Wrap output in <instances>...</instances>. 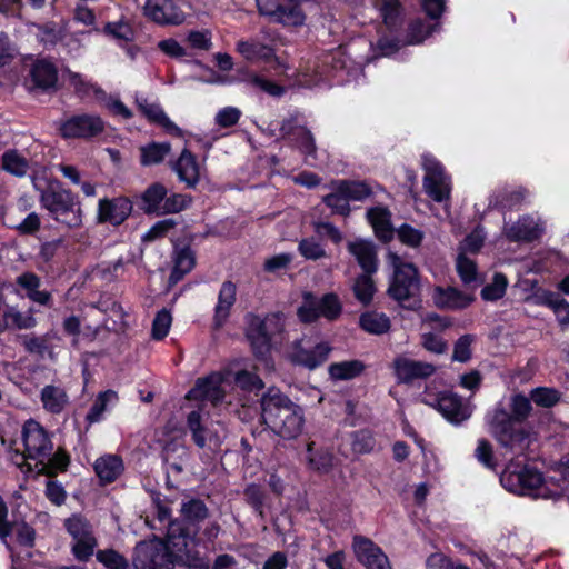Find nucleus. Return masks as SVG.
Here are the masks:
<instances>
[{
  "label": "nucleus",
  "mask_w": 569,
  "mask_h": 569,
  "mask_svg": "<svg viewBox=\"0 0 569 569\" xmlns=\"http://www.w3.org/2000/svg\"><path fill=\"white\" fill-rule=\"evenodd\" d=\"M388 261L393 268V277L388 292L395 300L403 303L418 289L417 269L412 263L405 262L393 252L388 253Z\"/></svg>",
  "instance_id": "nucleus-8"
},
{
  "label": "nucleus",
  "mask_w": 569,
  "mask_h": 569,
  "mask_svg": "<svg viewBox=\"0 0 569 569\" xmlns=\"http://www.w3.org/2000/svg\"><path fill=\"white\" fill-rule=\"evenodd\" d=\"M359 322L360 327L371 335H382L390 329V319L385 313L376 311L365 312Z\"/></svg>",
  "instance_id": "nucleus-35"
},
{
  "label": "nucleus",
  "mask_w": 569,
  "mask_h": 569,
  "mask_svg": "<svg viewBox=\"0 0 569 569\" xmlns=\"http://www.w3.org/2000/svg\"><path fill=\"white\" fill-rule=\"evenodd\" d=\"M96 557L108 569H127L129 567L128 560L113 549L99 550Z\"/></svg>",
  "instance_id": "nucleus-55"
},
{
  "label": "nucleus",
  "mask_w": 569,
  "mask_h": 569,
  "mask_svg": "<svg viewBox=\"0 0 569 569\" xmlns=\"http://www.w3.org/2000/svg\"><path fill=\"white\" fill-rule=\"evenodd\" d=\"M37 325L32 310L27 312L19 311L16 307L8 305L0 297V332L9 329H31Z\"/></svg>",
  "instance_id": "nucleus-23"
},
{
  "label": "nucleus",
  "mask_w": 569,
  "mask_h": 569,
  "mask_svg": "<svg viewBox=\"0 0 569 569\" xmlns=\"http://www.w3.org/2000/svg\"><path fill=\"white\" fill-rule=\"evenodd\" d=\"M370 274L371 273L365 272L356 279L353 284L355 296L363 305H368L376 292V287Z\"/></svg>",
  "instance_id": "nucleus-46"
},
{
  "label": "nucleus",
  "mask_w": 569,
  "mask_h": 569,
  "mask_svg": "<svg viewBox=\"0 0 569 569\" xmlns=\"http://www.w3.org/2000/svg\"><path fill=\"white\" fill-rule=\"evenodd\" d=\"M187 426L192 435V440L199 448L207 443L218 446L224 437V428L218 423L217 428L208 426V418L204 417L203 409L191 411L187 417Z\"/></svg>",
  "instance_id": "nucleus-11"
},
{
  "label": "nucleus",
  "mask_w": 569,
  "mask_h": 569,
  "mask_svg": "<svg viewBox=\"0 0 569 569\" xmlns=\"http://www.w3.org/2000/svg\"><path fill=\"white\" fill-rule=\"evenodd\" d=\"M236 51L248 63H268L277 72L283 74L290 67L282 56L277 54L273 46L260 41L258 38L240 39L236 43Z\"/></svg>",
  "instance_id": "nucleus-7"
},
{
  "label": "nucleus",
  "mask_w": 569,
  "mask_h": 569,
  "mask_svg": "<svg viewBox=\"0 0 569 569\" xmlns=\"http://www.w3.org/2000/svg\"><path fill=\"white\" fill-rule=\"evenodd\" d=\"M94 471L103 483L113 482L123 472L122 459L116 455H106L94 462Z\"/></svg>",
  "instance_id": "nucleus-30"
},
{
  "label": "nucleus",
  "mask_w": 569,
  "mask_h": 569,
  "mask_svg": "<svg viewBox=\"0 0 569 569\" xmlns=\"http://www.w3.org/2000/svg\"><path fill=\"white\" fill-rule=\"evenodd\" d=\"M323 202L329 208H331V210L335 213H338L341 216H347L350 211L349 200H348L346 193L343 192V190L341 189V187L339 186V183H337V186L335 187V189L331 193L327 194L323 198Z\"/></svg>",
  "instance_id": "nucleus-48"
},
{
  "label": "nucleus",
  "mask_w": 569,
  "mask_h": 569,
  "mask_svg": "<svg viewBox=\"0 0 569 569\" xmlns=\"http://www.w3.org/2000/svg\"><path fill=\"white\" fill-rule=\"evenodd\" d=\"M273 21L283 26L297 27L305 22V16L297 4L281 6Z\"/></svg>",
  "instance_id": "nucleus-44"
},
{
  "label": "nucleus",
  "mask_w": 569,
  "mask_h": 569,
  "mask_svg": "<svg viewBox=\"0 0 569 569\" xmlns=\"http://www.w3.org/2000/svg\"><path fill=\"white\" fill-rule=\"evenodd\" d=\"M367 217L378 238L383 241L392 238L393 230L390 223V212L386 208H372L367 212Z\"/></svg>",
  "instance_id": "nucleus-33"
},
{
  "label": "nucleus",
  "mask_w": 569,
  "mask_h": 569,
  "mask_svg": "<svg viewBox=\"0 0 569 569\" xmlns=\"http://www.w3.org/2000/svg\"><path fill=\"white\" fill-rule=\"evenodd\" d=\"M329 351L327 343L317 342L312 346L310 340L302 339L296 345L291 359L295 363L315 369L327 360Z\"/></svg>",
  "instance_id": "nucleus-19"
},
{
  "label": "nucleus",
  "mask_w": 569,
  "mask_h": 569,
  "mask_svg": "<svg viewBox=\"0 0 569 569\" xmlns=\"http://www.w3.org/2000/svg\"><path fill=\"white\" fill-rule=\"evenodd\" d=\"M194 266V258L190 249H181L176 253L174 267L170 274V284H176L182 277L191 271Z\"/></svg>",
  "instance_id": "nucleus-38"
},
{
  "label": "nucleus",
  "mask_w": 569,
  "mask_h": 569,
  "mask_svg": "<svg viewBox=\"0 0 569 569\" xmlns=\"http://www.w3.org/2000/svg\"><path fill=\"white\" fill-rule=\"evenodd\" d=\"M530 399L539 407L550 408L559 402L560 393L556 389L540 387L530 392Z\"/></svg>",
  "instance_id": "nucleus-54"
},
{
  "label": "nucleus",
  "mask_w": 569,
  "mask_h": 569,
  "mask_svg": "<svg viewBox=\"0 0 569 569\" xmlns=\"http://www.w3.org/2000/svg\"><path fill=\"white\" fill-rule=\"evenodd\" d=\"M365 365L359 360H348L330 365L329 375L336 380H349L359 376Z\"/></svg>",
  "instance_id": "nucleus-37"
},
{
  "label": "nucleus",
  "mask_w": 569,
  "mask_h": 569,
  "mask_svg": "<svg viewBox=\"0 0 569 569\" xmlns=\"http://www.w3.org/2000/svg\"><path fill=\"white\" fill-rule=\"evenodd\" d=\"M477 460L489 470H497V462L493 457L492 447L486 439L478 440L477 448L475 450Z\"/></svg>",
  "instance_id": "nucleus-62"
},
{
  "label": "nucleus",
  "mask_w": 569,
  "mask_h": 569,
  "mask_svg": "<svg viewBox=\"0 0 569 569\" xmlns=\"http://www.w3.org/2000/svg\"><path fill=\"white\" fill-rule=\"evenodd\" d=\"M352 548L356 558L367 569H392L388 557L381 548L375 545L370 539L362 536H355Z\"/></svg>",
  "instance_id": "nucleus-16"
},
{
  "label": "nucleus",
  "mask_w": 569,
  "mask_h": 569,
  "mask_svg": "<svg viewBox=\"0 0 569 569\" xmlns=\"http://www.w3.org/2000/svg\"><path fill=\"white\" fill-rule=\"evenodd\" d=\"M423 402L436 408L447 420L460 423L470 417L469 408L462 399L451 392H441L436 398H425Z\"/></svg>",
  "instance_id": "nucleus-13"
},
{
  "label": "nucleus",
  "mask_w": 569,
  "mask_h": 569,
  "mask_svg": "<svg viewBox=\"0 0 569 569\" xmlns=\"http://www.w3.org/2000/svg\"><path fill=\"white\" fill-rule=\"evenodd\" d=\"M298 250L300 254L309 260H319L326 257V250L315 238H306L299 242Z\"/></svg>",
  "instance_id": "nucleus-56"
},
{
  "label": "nucleus",
  "mask_w": 569,
  "mask_h": 569,
  "mask_svg": "<svg viewBox=\"0 0 569 569\" xmlns=\"http://www.w3.org/2000/svg\"><path fill=\"white\" fill-rule=\"evenodd\" d=\"M229 373L213 372L197 380L196 386L188 392V399L208 400L212 405L223 401Z\"/></svg>",
  "instance_id": "nucleus-12"
},
{
  "label": "nucleus",
  "mask_w": 569,
  "mask_h": 569,
  "mask_svg": "<svg viewBox=\"0 0 569 569\" xmlns=\"http://www.w3.org/2000/svg\"><path fill=\"white\" fill-rule=\"evenodd\" d=\"M392 367L397 380L402 383L428 378L436 371L433 365L426 361L413 360L405 356L395 358Z\"/></svg>",
  "instance_id": "nucleus-18"
},
{
  "label": "nucleus",
  "mask_w": 569,
  "mask_h": 569,
  "mask_svg": "<svg viewBox=\"0 0 569 569\" xmlns=\"http://www.w3.org/2000/svg\"><path fill=\"white\" fill-rule=\"evenodd\" d=\"M191 197L181 193H172L166 196L164 204L162 207V216L178 213L187 209L191 204Z\"/></svg>",
  "instance_id": "nucleus-59"
},
{
  "label": "nucleus",
  "mask_w": 569,
  "mask_h": 569,
  "mask_svg": "<svg viewBox=\"0 0 569 569\" xmlns=\"http://www.w3.org/2000/svg\"><path fill=\"white\" fill-rule=\"evenodd\" d=\"M348 250L366 273H375L377 271V251L371 241L362 239L350 241Z\"/></svg>",
  "instance_id": "nucleus-28"
},
{
  "label": "nucleus",
  "mask_w": 569,
  "mask_h": 569,
  "mask_svg": "<svg viewBox=\"0 0 569 569\" xmlns=\"http://www.w3.org/2000/svg\"><path fill=\"white\" fill-rule=\"evenodd\" d=\"M134 569H173V561L164 541L151 539L136 545Z\"/></svg>",
  "instance_id": "nucleus-10"
},
{
  "label": "nucleus",
  "mask_w": 569,
  "mask_h": 569,
  "mask_svg": "<svg viewBox=\"0 0 569 569\" xmlns=\"http://www.w3.org/2000/svg\"><path fill=\"white\" fill-rule=\"evenodd\" d=\"M279 130L283 139L295 142L307 157L315 158L316 143L313 136L306 127L299 123L297 116L284 119Z\"/></svg>",
  "instance_id": "nucleus-17"
},
{
  "label": "nucleus",
  "mask_w": 569,
  "mask_h": 569,
  "mask_svg": "<svg viewBox=\"0 0 569 569\" xmlns=\"http://www.w3.org/2000/svg\"><path fill=\"white\" fill-rule=\"evenodd\" d=\"M526 197L523 189H502L495 193L489 201V207L512 209L519 204Z\"/></svg>",
  "instance_id": "nucleus-36"
},
{
  "label": "nucleus",
  "mask_w": 569,
  "mask_h": 569,
  "mask_svg": "<svg viewBox=\"0 0 569 569\" xmlns=\"http://www.w3.org/2000/svg\"><path fill=\"white\" fill-rule=\"evenodd\" d=\"M164 545L172 557L173 563L182 562L189 567L208 568V563L203 561L196 550L197 540L194 536L190 535L180 523H169Z\"/></svg>",
  "instance_id": "nucleus-5"
},
{
  "label": "nucleus",
  "mask_w": 569,
  "mask_h": 569,
  "mask_svg": "<svg viewBox=\"0 0 569 569\" xmlns=\"http://www.w3.org/2000/svg\"><path fill=\"white\" fill-rule=\"evenodd\" d=\"M64 527L73 539H82L93 536L89 522L78 515H73L70 518H67L64 520Z\"/></svg>",
  "instance_id": "nucleus-52"
},
{
  "label": "nucleus",
  "mask_w": 569,
  "mask_h": 569,
  "mask_svg": "<svg viewBox=\"0 0 569 569\" xmlns=\"http://www.w3.org/2000/svg\"><path fill=\"white\" fill-rule=\"evenodd\" d=\"M136 103L142 114L152 123H156L163 128L167 133L180 137L182 134L181 129L172 122L166 114L161 106L156 101H149L143 96H136Z\"/></svg>",
  "instance_id": "nucleus-22"
},
{
  "label": "nucleus",
  "mask_w": 569,
  "mask_h": 569,
  "mask_svg": "<svg viewBox=\"0 0 569 569\" xmlns=\"http://www.w3.org/2000/svg\"><path fill=\"white\" fill-rule=\"evenodd\" d=\"M103 129V121L94 114L74 116L60 127L61 134L64 138H91L102 132Z\"/></svg>",
  "instance_id": "nucleus-14"
},
{
  "label": "nucleus",
  "mask_w": 569,
  "mask_h": 569,
  "mask_svg": "<svg viewBox=\"0 0 569 569\" xmlns=\"http://www.w3.org/2000/svg\"><path fill=\"white\" fill-rule=\"evenodd\" d=\"M172 169L179 180L184 182L189 188L196 187L200 180V166L196 157L187 149L181 152L178 160L173 163Z\"/></svg>",
  "instance_id": "nucleus-27"
},
{
  "label": "nucleus",
  "mask_w": 569,
  "mask_h": 569,
  "mask_svg": "<svg viewBox=\"0 0 569 569\" xmlns=\"http://www.w3.org/2000/svg\"><path fill=\"white\" fill-rule=\"evenodd\" d=\"M237 287L231 281H224L219 290L218 302L214 308V325L221 327L230 316L231 308L236 302Z\"/></svg>",
  "instance_id": "nucleus-29"
},
{
  "label": "nucleus",
  "mask_w": 569,
  "mask_h": 569,
  "mask_svg": "<svg viewBox=\"0 0 569 569\" xmlns=\"http://www.w3.org/2000/svg\"><path fill=\"white\" fill-rule=\"evenodd\" d=\"M167 196V188L161 183H152L142 193V209L146 213L162 216V207Z\"/></svg>",
  "instance_id": "nucleus-32"
},
{
  "label": "nucleus",
  "mask_w": 569,
  "mask_h": 569,
  "mask_svg": "<svg viewBox=\"0 0 569 569\" xmlns=\"http://www.w3.org/2000/svg\"><path fill=\"white\" fill-rule=\"evenodd\" d=\"M490 430L500 446L519 459L531 445L532 436L523 427L516 426L502 407H497L487 417Z\"/></svg>",
  "instance_id": "nucleus-3"
},
{
  "label": "nucleus",
  "mask_w": 569,
  "mask_h": 569,
  "mask_svg": "<svg viewBox=\"0 0 569 569\" xmlns=\"http://www.w3.org/2000/svg\"><path fill=\"white\" fill-rule=\"evenodd\" d=\"M171 146L167 142L158 143L152 142L144 147H141V163L143 166L158 164L168 156Z\"/></svg>",
  "instance_id": "nucleus-41"
},
{
  "label": "nucleus",
  "mask_w": 569,
  "mask_h": 569,
  "mask_svg": "<svg viewBox=\"0 0 569 569\" xmlns=\"http://www.w3.org/2000/svg\"><path fill=\"white\" fill-rule=\"evenodd\" d=\"M117 401V393L112 390H107L98 396L90 411L87 415L89 422H98L109 405Z\"/></svg>",
  "instance_id": "nucleus-45"
},
{
  "label": "nucleus",
  "mask_w": 569,
  "mask_h": 569,
  "mask_svg": "<svg viewBox=\"0 0 569 569\" xmlns=\"http://www.w3.org/2000/svg\"><path fill=\"white\" fill-rule=\"evenodd\" d=\"M182 515L187 520L199 521L208 516V509L203 500H187L181 507Z\"/></svg>",
  "instance_id": "nucleus-63"
},
{
  "label": "nucleus",
  "mask_w": 569,
  "mask_h": 569,
  "mask_svg": "<svg viewBox=\"0 0 569 569\" xmlns=\"http://www.w3.org/2000/svg\"><path fill=\"white\" fill-rule=\"evenodd\" d=\"M439 27L438 23L429 24L425 23L421 20H416L409 26L407 43L408 44H418L421 43L428 36H430L433 31Z\"/></svg>",
  "instance_id": "nucleus-50"
},
{
  "label": "nucleus",
  "mask_w": 569,
  "mask_h": 569,
  "mask_svg": "<svg viewBox=\"0 0 569 569\" xmlns=\"http://www.w3.org/2000/svg\"><path fill=\"white\" fill-rule=\"evenodd\" d=\"M171 323H172L171 313L166 309H162L161 311H159L156 315L153 322H152V331H151L152 338L156 340L163 339L168 335Z\"/></svg>",
  "instance_id": "nucleus-60"
},
{
  "label": "nucleus",
  "mask_w": 569,
  "mask_h": 569,
  "mask_svg": "<svg viewBox=\"0 0 569 569\" xmlns=\"http://www.w3.org/2000/svg\"><path fill=\"white\" fill-rule=\"evenodd\" d=\"M531 401L532 400L530 398H527L523 395H515L511 397V413H509V416L513 423H516V421H523L528 418L531 411Z\"/></svg>",
  "instance_id": "nucleus-53"
},
{
  "label": "nucleus",
  "mask_w": 569,
  "mask_h": 569,
  "mask_svg": "<svg viewBox=\"0 0 569 569\" xmlns=\"http://www.w3.org/2000/svg\"><path fill=\"white\" fill-rule=\"evenodd\" d=\"M320 316L327 319H335L340 315L341 305L333 293H327L318 299Z\"/></svg>",
  "instance_id": "nucleus-57"
},
{
  "label": "nucleus",
  "mask_w": 569,
  "mask_h": 569,
  "mask_svg": "<svg viewBox=\"0 0 569 569\" xmlns=\"http://www.w3.org/2000/svg\"><path fill=\"white\" fill-rule=\"evenodd\" d=\"M351 448L356 453H368L375 448V439L370 431L360 430L351 435Z\"/></svg>",
  "instance_id": "nucleus-61"
},
{
  "label": "nucleus",
  "mask_w": 569,
  "mask_h": 569,
  "mask_svg": "<svg viewBox=\"0 0 569 569\" xmlns=\"http://www.w3.org/2000/svg\"><path fill=\"white\" fill-rule=\"evenodd\" d=\"M22 442L24 451H16L14 463L19 467L26 465L28 471L39 475L52 476L64 471L69 465V456L64 450L54 451L48 431L37 421L28 420L22 428Z\"/></svg>",
  "instance_id": "nucleus-1"
},
{
  "label": "nucleus",
  "mask_w": 569,
  "mask_h": 569,
  "mask_svg": "<svg viewBox=\"0 0 569 569\" xmlns=\"http://www.w3.org/2000/svg\"><path fill=\"white\" fill-rule=\"evenodd\" d=\"M485 238L486 233L483 231V228H476L460 243L458 253H465L466 256H472L478 253L483 244Z\"/></svg>",
  "instance_id": "nucleus-51"
},
{
  "label": "nucleus",
  "mask_w": 569,
  "mask_h": 569,
  "mask_svg": "<svg viewBox=\"0 0 569 569\" xmlns=\"http://www.w3.org/2000/svg\"><path fill=\"white\" fill-rule=\"evenodd\" d=\"M40 400L46 411L57 415L64 410L69 397L61 387L48 385L41 389Z\"/></svg>",
  "instance_id": "nucleus-31"
},
{
  "label": "nucleus",
  "mask_w": 569,
  "mask_h": 569,
  "mask_svg": "<svg viewBox=\"0 0 569 569\" xmlns=\"http://www.w3.org/2000/svg\"><path fill=\"white\" fill-rule=\"evenodd\" d=\"M432 299L439 308L456 310L467 308L473 301V296L461 292L453 287H437L433 290Z\"/></svg>",
  "instance_id": "nucleus-25"
},
{
  "label": "nucleus",
  "mask_w": 569,
  "mask_h": 569,
  "mask_svg": "<svg viewBox=\"0 0 569 569\" xmlns=\"http://www.w3.org/2000/svg\"><path fill=\"white\" fill-rule=\"evenodd\" d=\"M40 201L58 222L69 228H78L82 224L81 208L69 190L50 186L41 191Z\"/></svg>",
  "instance_id": "nucleus-4"
},
{
  "label": "nucleus",
  "mask_w": 569,
  "mask_h": 569,
  "mask_svg": "<svg viewBox=\"0 0 569 569\" xmlns=\"http://www.w3.org/2000/svg\"><path fill=\"white\" fill-rule=\"evenodd\" d=\"M144 14L159 24H181L186 16L169 0H147Z\"/></svg>",
  "instance_id": "nucleus-20"
},
{
  "label": "nucleus",
  "mask_w": 569,
  "mask_h": 569,
  "mask_svg": "<svg viewBox=\"0 0 569 569\" xmlns=\"http://www.w3.org/2000/svg\"><path fill=\"white\" fill-rule=\"evenodd\" d=\"M72 552L74 557L80 561L88 560L94 551L97 546L96 538L93 536L86 537L82 539H73Z\"/></svg>",
  "instance_id": "nucleus-64"
},
{
  "label": "nucleus",
  "mask_w": 569,
  "mask_h": 569,
  "mask_svg": "<svg viewBox=\"0 0 569 569\" xmlns=\"http://www.w3.org/2000/svg\"><path fill=\"white\" fill-rule=\"evenodd\" d=\"M543 231L540 219L533 216H523L517 222L505 226L503 232L511 241H531Z\"/></svg>",
  "instance_id": "nucleus-24"
},
{
  "label": "nucleus",
  "mask_w": 569,
  "mask_h": 569,
  "mask_svg": "<svg viewBox=\"0 0 569 569\" xmlns=\"http://www.w3.org/2000/svg\"><path fill=\"white\" fill-rule=\"evenodd\" d=\"M343 192L346 193L349 202L361 201L370 196L371 191L369 187L363 182L356 181H340L338 182Z\"/></svg>",
  "instance_id": "nucleus-58"
},
{
  "label": "nucleus",
  "mask_w": 569,
  "mask_h": 569,
  "mask_svg": "<svg viewBox=\"0 0 569 569\" xmlns=\"http://www.w3.org/2000/svg\"><path fill=\"white\" fill-rule=\"evenodd\" d=\"M508 287V280L502 273H495L490 283L481 290V298L486 301H496L503 297Z\"/></svg>",
  "instance_id": "nucleus-47"
},
{
  "label": "nucleus",
  "mask_w": 569,
  "mask_h": 569,
  "mask_svg": "<svg viewBox=\"0 0 569 569\" xmlns=\"http://www.w3.org/2000/svg\"><path fill=\"white\" fill-rule=\"evenodd\" d=\"M543 482L542 475L535 468L528 467L520 459L512 458L500 475V483L510 493L531 495Z\"/></svg>",
  "instance_id": "nucleus-6"
},
{
  "label": "nucleus",
  "mask_w": 569,
  "mask_h": 569,
  "mask_svg": "<svg viewBox=\"0 0 569 569\" xmlns=\"http://www.w3.org/2000/svg\"><path fill=\"white\" fill-rule=\"evenodd\" d=\"M456 269L465 284H471L478 281L479 273L477 263L470 256L458 253L456 259Z\"/></svg>",
  "instance_id": "nucleus-42"
},
{
  "label": "nucleus",
  "mask_w": 569,
  "mask_h": 569,
  "mask_svg": "<svg viewBox=\"0 0 569 569\" xmlns=\"http://www.w3.org/2000/svg\"><path fill=\"white\" fill-rule=\"evenodd\" d=\"M2 167L13 176L23 177L27 174L30 163L19 151L8 150L2 154Z\"/></svg>",
  "instance_id": "nucleus-39"
},
{
  "label": "nucleus",
  "mask_w": 569,
  "mask_h": 569,
  "mask_svg": "<svg viewBox=\"0 0 569 569\" xmlns=\"http://www.w3.org/2000/svg\"><path fill=\"white\" fill-rule=\"evenodd\" d=\"M132 203L127 198L101 199L98 203V221L121 224L131 213Z\"/></svg>",
  "instance_id": "nucleus-21"
},
{
  "label": "nucleus",
  "mask_w": 569,
  "mask_h": 569,
  "mask_svg": "<svg viewBox=\"0 0 569 569\" xmlns=\"http://www.w3.org/2000/svg\"><path fill=\"white\" fill-rule=\"evenodd\" d=\"M352 548L356 558L367 569H392L388 557L381 548L375 545L370 539L362 536H355Z\"/></svg>",
  "instance_id": "nucleus-15"
},
{
  "label": "nucleus",
  "mask_w": 569,
  "mask_h": 569,
  "mask_svg": "<svg viewBox=\"0 0 569 569\" xmlns=\"http://www.w3.org/2000/svg\"><path fill=\"white\" fill-rule=\"evenodd\" d=\"M261 417L263 422L283 439L297 438L305 425L301 407L276 388H270L262 396Z\"/></svg>",
  "instance_id": "nucleus-2"
},
{
  "label": "nucleus",
  "mask_w": 569,
  "mask_h": 569,
  "mask_svg": "<svg viewBox=\"0 0 569 569\" xmlns=\"http://www.w3.org/2000/svg\"><path fill=\"white\" fill-rule=\"evenodd\" d=\"M106 36L117 41L120 46L133 41L134 31L124 20L108 22L103 29Z\"/></svg>",
  "instance_id": "nucleus-40"
},
{
  "label": "nucleus",
  "mask_w": 569,
  "mask_h": 569,
  "mask_svg": "<svg viewBox=\"0 0 569 569\" xmlns=\"http://www.w3.org/2000/svg\"><path fill=\"white\" fill-rule=\"evenodd\" d=\"M422 167L426 193L436 202L447 201L451 192V179L445 172L442 164L433 156L423 154Z\"/></svg>",
  "instance_id": "nucleus-9"
},
{
  "label": "nucleus",
  "mask_w": 569,
  "mask_h": 569,
  "mask_svg": "<svg viewBox=\"0 0 569 569\" xmlns=\"http://www.w3.org/2000/svg\"><path fill=\"white\" fill-rule=\"evenodd\" d=\"M318 298L310 292L303 293L302 305L298 308V317L302 322H312L320 317Z\"/></svg>",
  "instance_id": "nucleus-49"
},
{
  "label": "nucleus",
  "mask_w": 569,
  "mask_h": 569,
  "mask_svg": "<svg viewBox=\"0 0 569 569\" xmlns=\"http://www.w3.org/2000/svg\"><path fill=\"white\" fill-rule=\"evenodd\" d=\"M31 78L39 88L48 89L54 87L58 80L57 69L50 61L40 60L33 64Z\"/></svg>",
  "instance_id": "nucleus-34"
},
{
  "label": "nucleus",
  "mask_w": 569,
  "mask_h": 569,
  "mask_svg": "<svg viewBox=\"0 0 569 569\" xmlns=\"http://www.w3.org/2000/svg\"><path fill=\"white\" fill-rule=\"evenodd\" d=\"M247 338L249 339L253 352L258 358H266L270 350L271 337L262 322V318L253 316L250 318L247 328Z\"/></svg>",
  "instance_id": "nucleus-26"
},
{
  "label": "nucleus",
  "mask_w": 569,
  "mask_h": 569,
  "mask_svg": "<svg viewBox=\"0 0 569 569\" xmlns=\"http://www.w3.org/2000/svg\"><path fill=\"white\" fill-rule=\"evenodd\" d=\"M187 457V449L181 441H171L163 447V459L171 469L182 470V460Z\"/></svg>",
  "instance_id": "nucleus-43"
}]
</instances>
